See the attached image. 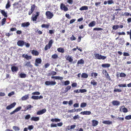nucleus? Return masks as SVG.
I'll list each match as a JSON object with an SVG mask.
<instances>
[{
  "label": "nucleus",
  "instance_id": "obj_1",
  "mask_svg": "<svg viewBox=\"0 0 131 131\" xmlns=\"http://www.w3.org/2000/svg\"><path fill=\"white\" fill-rule=\"evenodd\" d=\"M94 55L95 58L96 59L104 60L106 58V56H102L98 53H95L94 54Z\"/></svg>",
  "mask_w": 131,
  "mask_h": 131
},
{
  "label": "nucleus",
  "instance_id": "obj_2",
  "mask_svg": "<svg viewBox=\"0 0 131 131\" xmlns=\"http://www.w3.org/2000/svg\"><path fill=\"white\" fill-rule=\"evenodd\" d=\"M53 41L52 39H50L49 41L48 44L47 45L45 46L44 49L46 51L48 49H50L52 46Z\"/></svg>",
  "mask_w": 131,
  "mask_h": 131
},
{
  "label": "nucleus",
  "instance_id": "obj_3",
  "mask_svg": "<svg viewBox=\"0 0 131 131\" xmlns=\"http://www.w3.org/2000/svg\"><path fill=\"white\" fill-rule=\"evenodd\" d=\"M45 15L46 18L49 19L52 18L54 16L52 12H51L50 11H48L46 12Z\"/></svg>",
  "mask_w": 131,
  "mask_h": 131
},
{
  "label": "nucleus",
  "instance_id": "obj_4",
  "mask_svg": "<svg viewBox=\"0 0 131 131\" xmlns=\"http://www.w3.org/2000/svg\"><path fill=\"white\" fill-rule=\"evenodd\" d=\"M42 60L40 58H38L36 59L35 61V65L36 67L39 66V64L41 63Z\"/></svg>",
  "mask_w": 131,
  "mask_h": 131
},
{
  "label": "nucleus",
  "instance_id": "obj_5",
  "mask_svg": "<svg viewBox=\"0 0 131 131\" xmlns=\"http://www.w3.org/2000/svg\"><path fill=\"white\" fill-rule=\"evenodd\" d=\"M56 83V82L53 81H46L45 82V84L47 85H55Z\"/></svg>",
  "mask_w": 131,
  "mask_h": 131
},
{
  "label": "nucleus",
  "instance_id": "obj_6",
  "mask_svg": "<svg viewBox=\"0 0 131 131\" xmlns=\"http://www.w3.org/2000/svg\"><path fill=\"white\" fill-rule=\"evenodd\" d=\"M16 104V103L14 102L8 106L6 107V109L7 110H9L14 107Z\"/></svg>",
  "mask_w": 131,
  "mask_h": 131
},
{
  "label": "nucleus",
  "instance_id": "obj_7",
  "mask_svg": "<svg viewBox=\"0 0 131 131\" xmlns=\"http://www.w3.org/2000/svg\"><path fill=\"white\" fill-rule=\"evenodd\" d=\"M40 13L39 12H36V15L34 17H31V20L33 21H36L37 18L38 17Z\"/></svg>",
  "mask_w": 131,
  "mask_h": 131
},
{
  "label": "nucleus",
  "instance_id": "obj_8",
  "mask_svg": "<svg viewBox=\"0 0 131 131\" xmlns=\"http://www.w3.org/2000/svg\"><path fill=\"white\" fill-rule=\"evenodd\" d=\"M60 7L62 10H63L65 11H67L68 10V8L63 3L61 4Z\"/></svg>",
  "mask_w": 131,
  "mask_h": 131
},
{
  "label": "nucleus",
  "instance_id": "obj_9",
  "mask_svg": "<svg viewBox=\"0 0 131 131\" xmlns=\"http://www.w3.org/2000/svg\"><path fill=\"white\" fill-rule=\"evenodd\" d=\"M46 111V110L45 109H43L42 110L38 111L36 113L37 115H40L45 113Z\"/></svg>",
  "mask_w": 131,
  "mask_h": 131
},
{
  "label": "nucleus",
  "instance_id": "obj_10",
  "mask_svg": "<svg viewBox=\"0 0 131 131\" xmlns=\"http://www.w3.org/2000/svg\"><path fill=\"white\" fill-rule=\"evenodd\" d=\"M30 25V23L29 22L23 23L21 24V26L23 27H28Z\"/></svg>",
  "mask_w": 131,
  "mask_h": 131
},
{
  "label": "nucleus",
  "instance_id": "obj_11",
  "mask_svg": "<svg viewBox=\"0 0 131 131\" xmlns=\"http://www.w3.org/2000/svg\"><path fill=\"white\" fill-rule=\"evenodd\" d=\"M17 44L18 46L22 47L25 44V42L23 40H19L17 42Z\"/></svg>",
  "mask_w": 131,
  "mask_h": 131
},
{
  "label": "nucleus",
  "instance_id": "obj_12",
  "mask_svg": "<svg viewBox=\"0 0 131 131\" xmlns=\"http://www.w3.org/2000/svg\"><path fill=\"white\" fill-rule=\"evenodd\" d=\"M91 112L89 111H85L82 112L80 113L81 114L83 115H89L91 114Z\"/></svg>",
  "mask_w": 131,
  "mask_h": 131
},
{
  "label": "nucleus",
  "instance_id": "obj_13",
  "mask_svg": "<svg viewBox=\"0 0 131 131\" xmlns=\"http://www.w3.org/2000/svg\"><path fill=\"white\" fill-rule=\"evenodd\" d=\"M65 58L67 60L69 61V62H71L72 61L73 59L69 55H66L65 56Z\"/></svg>",
  "mask_w": 131,
  "mask_h": 131
},
{
  "label": "nucleus",
  "instance_id": "obj_14",
  "mask_svg": "<svg viewBox=\"0 0 131 131\" xmlns=\"http://www.w3.org/2000/svg\"><path fill=\"white\" fill-rule=\"evenodd\" d=\"M22 57L23 58H24L27 60L30 59L32 58V57L31 56H28L27 54H23L22 55Z\"/></svg>",
  "mask_w": 131,
  "mask_h": 131
},
{
  "label": "nucleus",
  "instance_id": "obj_15",
  "mask_svg": "<svg viewBox=\"0 0 131 131\" xmlns=\"http://www.w3.org/2000/svg\"><path fill=\"white\" fill-rule=\"evenodd\" d=\"M112 103L113 105L114 106H118L120 104L119 101L116 100L113 101Z\"/></svg>",
  "mask_w": 131,
  "mask_h": 131
},
{
  "label": "nucleus",
  "instance_id": "obj_16",
  "mask_svg": "<svg viewBox=\"0 0 131 131\" xmlns=\"http://www.w3.org/2000/svg\"><path fill=\"white\" fill-rule=\"evenodd\" d=\"M84 63V61L83 59H81L78 61L77 65V66L79 67V64H83Z\"/></svg>",
  "mask_w": 131,
  "mask_h": 131
},
{
  "label": "nucleus",
  "instance_id": "obj_17",
  "mask_svg": "<svg viewBox=\"0 0 131 131\" xmlns=\"http://www.w3.org/2000/svg\"><path fill=\"white\" fill-rule=\"evenodd\" d=\"M39 120L38 117H32L31 118L30 120L31 121H37Z\"/></svg>",
  "mask_w": 131,
  "mask_h": 131
},
{
  "label": "nucleus",
  "instance_id": "obj_18",
  "mask_svg": "<svg viewBox=\"0 0 131 131\" xmlns=\"http://www.w3.org/2000/svg\"><path fill=\"white\" fill-rule=\"evenodd\" d=\"M31 53L33 55L35 56H38L39 54V52L37 51L34 50H31Z\"/></svg>",
  "mask_w": 131,
  "mask_h": 131
},
{
  "label": "nucleus",
  "instance_id": "obj_19",
  "mask_svg": "<svg viewBox=\"0 0 131 131\" xmlns=\"http://www.w3.org/2000/svg\"><path fill=\"white\" fill-rule=\"evenodd\" d=\"M25 66L30 68H32V65L31 64L30 61L26 62Z\"/></svg>",
  "mask_w": 131,
  "mask_h": 131
},
{
  "label": "nucleus",
  "instance_id": "obj_20",
  "mask_svg": "<svg viewBox=\"0 0 131 131\" xmlns=\"http://www.w3.org/2000/svg\"><path fill=\"white\" fill-rule=\"evenodd\" d=\"M50 26V24L48 23L47 24H43L41 26L42 28H48Z\"/></svg>",
  "mask_w": 131,
  "mask_h": 131
},
{
  "label": "nucleus",
  "instance_id": "obj_21",
  "mask_svg": "<svg viewBox=\"0 0 131 131\" xmlns=\"http://www.w3.org/2000/svg\"><path fill=\"white\" fill-rule=\"evenodd\" d=\"M29 94L25 95L24 96H23L21 98L22 100H26L29 98Z\"/></svg>",
  "mask_w": 131,
  "mask_h": 131
},
{
  "label": "nucleus",
  "instance_id": "obj_22",
  "mask_svg": "<svg viewBox=\"0 0 131 131\" xmlns=\"http://www.w3.org/2000/svg\"><path fill=\"white\" fill-rule=\"evenodd\" d=\"M92 122V126H96L99 123L98 121L95 120H93Z\"/></svg>",
  "mask_w": 131,
  "mask_h": 131
},
{
  "label": "nucleus",
  "instance_id": "obj_23",
  "mask_svg": "<svg viewBox=\"0 0 131 131\" xmlns=\"http://www.w3.org/2000/svg\"><path fill=\"white\" fill-rule=\"evenodd\" d=\"M88 7L86 6H82L80 8L79 10H88Z\"/></svg>",
  "mask_w": 131,
  "mask_h": 131
},
{
  "label": "nucleus",
  "instance_id": "obj_24",
  "mask_svg": "<svg viewBox=\"0 0 131 131\" xmlns=\"http://www.w3.org/2000/svg\"><path fill=\"white\" fill-rule=\"evenodd\" d=\"M96 24V22L95 21H93L90 23L88 25V26L90 27H92L94 26Z\"/></svg>",
  "mask_w": 131,
  "mask_h": 131
},
{
  "label": "nucleus",
  "instance_id": "obj_25",
  "mask_svg": "<svg viewBox=\"0 0 131 131\" xmlns=\"http://www.w3.org/2000/svg\"><path fill=\"white\" fill-rule=\"evenodd\" d=\"M11 6L10 2L9 0H8L7 1V3L5 6V8L7 9L9 8Z\"/></svg>",
  "mask_w": 131,
  "mask_h": 131
},
{
  "label": "nucleus",
  "instance_id": "obj_26",
  "mask_svg": "<svg viewBox=\"0 0 131 131\" xmlns=\"http://www.w3.org/2000/svg\"><path fill=\"white\" fill-rule=\"evenodd\" d=\"M11 70L13 72H16L17 71L18 68L16 66H13L11 67Z\"/></svg>",
  "mask_w": 131,
  "mask_h": 131
},
{
  "label": "nucleus",
  "instance_id": "obj_27",
  "mask_svg": "<svg viewBox=\"0 0 131 131\" xmlns=\"http://www.w3.org/2000/svg\"><path fill=\"white\" fill-rule=\"evenodd\" d=\"M71 86L70 85H68L66 87V88L65 89V90H64V92L63 93H65L67 92L68 91L71 89Z\"/></svg>",
  "mask_w": 131,
  "mask_h": 131
},
{
  "label": "nucleus",
  "instance_id": "obj_28",
  "mask_svg": "<svg viewBox=\"0 0 131 131\" xmlns=\"http://www.w3.org/2000/svg\"><path fill=\"white\" fill-rule=\"evenodd\" d=\"M102 66L104 68H108L110 67V64L108 63L103 64H102Z\"/></svg>",
  "mask_w": 131,
  "mask_h": 131
},
{
  "label": "nucleus",
  "instance_id": "obj_29",
  "mask_svg": "<svg viewBox=\"0 0 131 131\" xmlns=\"http://www.w3.org/2000/svg\"><path fill=\"white\" fill-rule=\"evenodd\" d=\"M102 123L105 124L110 125L112 124V122L111 121H105L102 122Z\"/></svg>",
  "mask_w": 131,
  "mask_h": 131
},
{
  "label": "nucleus",
  "instance_id": "obj_30",
  "mask_svg": "<svg viewBox=\"0 0 131 131\" xmlns=\"http://www.w3.org/2000/svg\"><path fill=\"white\" fill-rule=\"evenodd\" d=\"M57 50L58 52L62 53H63L64 52V49L61 47L58 48Z\"/></svg>",
  "mask_w": 131,
  "mask_h": 131
},
{
  "label": "nucleus",
  "instance_id": "obj_31",
  "mask_svg": "<svg viewBox=\"0 0 131 131\" xmlns=\"http://www.w3.org/2000/svg\"><path fill=\"white\" fill-rule=\"evenodd\" d=\"M91 84L94 86L97 85V82L94 79H93L91 81Z\"/></svg>",
  "mask_w": 131,
  "mask_h": 131
},
{
  "label": "nucleus",
  "instance_id": "obj_32",
  "mask_svg": "<svg viewBox=\"0 0 131 131\" xmlns=\"http://www.w3.org/2000/svg\"><path fill=\"white\" fill-rule=\"evenodd\" d=\"M81 77L84 78H87L88 77V75L85 73H83L82 74Z\"/></svg>",
  "mask_w": 131,
  "mask_h": 131
},
{
  "label": "nucleus",
  "instance_id": "obj_33",
  "mask_svg": "<svg viewBox=\"0 0 131 131\" xmlns=\"http://www.w3.org/2000/svg\"><path fill=\"white\" fill-rule=\"evenodd\" d=\"M1 13L5 17H7V13H6L4 10H2Z\"/></svg>",
  "mask_w": 131,
  "mask_h": 131
},
{
  "label": "nucleus",
  "instance_id": "obj_34",
  "mask_svg": "<svg viewBox=\"0 0 131 131\" xmlns=\"http://www.w3.org/2000/svg\"><path fill=\"white\" fill-rule=\"evenodd\" d=\"M36 6L35 4H33L31 6L30 10L33 12L36 7Z\"/></svg>",
  "mask_w": 131,
  "mask_h": 131
},
{
  "label": "nucleus",
  "instance_id": "obj_35",
  "mask_svg": "<svg viewBox=\"0 0 131 131\" xmlns=\"http://www.w3.org/2000/svg\"><path fill=\"white\" fill-rule=\"evenodd\" d=\"M19 75L21 78H25L26 77V75L25 73H21L19 74Z\"/></svg>",
  "mask_w": 131,
  "mask_h": 131
},
{
  "label": "nucleus",
  "instance_id": "obj_36",
  "mask_svg": "<svg viewBox=\"0 0 131 131\" xmlns=\"http://www.w3.org/2000/svg\"><path fill=\"white\" fill-rule=\"evenodd\" d=\"M119 27V26L118 25H114L112 27L113 30H116Z\"/></svg>",
  "mask_w": 131,
  "mask_h": 131
},
{
  "label": "nucleus",
  "instance_id": "obj_37",
  "mask_svg": "<svg viewBox=\"0 0 131 131\" xmlns=\"http://www.w3.org/2000/svg\"><path fill=\"white\" fill-rule=\"evenodd\" d=\"M87 104L83 102L81 103L80 107L82 108L86 106Z\"/></svg>",
  "mask_w": 131,
  "mask_h": 131
},
{
  "label": "nucleus",
  "instance_id": "obj_38",
  "mask_svg": "<svg viewBox=\"0 0 131 131\" xmlns=\"http://www.w3.org/2000/svg\"><path fill=\"white\" fill-rule=\"evenodd\" d=\"M13 128L15 131H18L20 129L19 127L16 126H13Z\"/></svg>",
  "mask_w": 131,
  "mask_h": 131
},
{
  "label": "nucleus",
  "instance_id": "obj_39",
  "mask_svg": "<svg viewBox=\"0 0 131 131\" xmlns=\"http://www.w3.org/2000/svg\"><path fill=\"white\" fill-rule=\"evenodd\" d=\"M51 57L53 59H55L57 58L58 56L57 54L55 53Z\"/></svg>",
  "mask_w": 131,
  "mask_h": 131
},
{
  "label": "nucleus",
  "instance_id": "obj_40",
  "mask_svg": "<svg viewBox=\"0 0 131 131\" xmlns=\"http://www.w3.org/2000/svg\"><path fill=\"white\" fill-rule=\"evenodd\" d=\"M114 92H121L122 91V90L119 89H115L114 90Z\"/></svg>",
  "mask_w": 131,
  "mask_h": 131
},
{
  "label": "nucleus",
  "instance_id": "obj_41",
  "mask_svg": "<svg viewBox=\"0 0 131 131\" xmlns=\"http://www.w3.org/2000/svg\"><path fill=\"white\" fill-rule=\"evenodd\" d=\"M6 18H4L2 19L1 24L2 25H3L5 24V23L6 21Z\"/></svg>",
  "mask_w": 131,
  "mask_h": 131
},
{
  "label": "nucleus",
  "instance_id": "obj_42",
  "mask_svg": "<svg viewBox=\"0 0 131 131\" xmlns=\"http://www.w3.org/2000/svg\"><path fill=\"white\" fill-rule=\"evenodd\" d=\"M93 29L94 30L99 31L102 30L103 29L101 28H95Z\"/></svg>",
  "mask_w": 131,
  "mask_h": 131
},
{
  "label": "nucleus",
  "instance_id": "obj_43",
  "mask_svg": "<svg viewBox=\"0 0 131 131\" xmlns=\"http://www.w3.org/2000/svg\"><path fill=\"white\" fill-rule=\"evenodd\" d=\"M118 86L119 87H126V84H119L118 85Z\"/></svg>",
  "mask_w": 131,
  "mask_h": 131
},
{
  "label": "nucleus",
  "instance_id": "obj_44",
  "mask_svg": "<svg viewBox=\"0 0 131 131\" xmlns=\"http://www.w3.org/2000/svg\"><path fill=\"white\" fill-rule=\"evenodd\" d=\"M126 74L124 73H120L119 76L120 77H125L126 76Z\"/></svg>",
  "mask_w": 131,
  "mask_h": 131
},
{
  "label": "nucleus",
  "instance_id": "obj_45",
  "mask_svg": "<svg viewBox=\"0 0 131 131\" xmlns=\"http://www.w3.org/2000/svg\"><path fill=\"white\" fill-rule=\"evenodd\" d=\"M21 108V106H19V107H17L16 108L15 110V111L16 112H18V111H19Z\"/></svg>",
  "mask_w": 131,
  "mask_h": 131
},
{
  "label": "nucleus",
  "instance_id": "obj_46",
  "mask_svg": "<svg viewBox=\"0 0 131 131\" xmlns=\"http://www.w3.org/2000/svg\"><path fill=\"white\" fill-rule=\"evenodd\" d=\"M93 74L95 77H96L97 75V73H92L91 74V76L93 77Z\"/></svg>",
  "mask_w": 131,
  "mask_h": 131
},
{
  "label": "nucleus",
  "instance_id": "obj_47",
  "mask_svg": "<svg viewBox=\"0 0 131 131\" xmlns=\"http://www.w3.org/2000/svg\"><path fill=\"white\" fill-rule=\"evenodd\" d=\"M128 111L127 109L125 107L122 108V111L124 113H126L128 112Z\"/></svg>",
  "mask_w": 131,
  "mask_h": 131
},
{
  "label": "nucleus",
  "instance_id": "obj_48",
  "mask_svg": "<svg viewBox=\"0 0 131 131\" xmlns=\"http://www.w3.org/2000/svg\"><path fill=\"white\" fill-rule=\"evenodd\" d=\"M31 98L34 100H38V96H32Z\"/></svg>",
  "mask_w": 131,
  "mask_h": 131
},
{
  "label": "nucleus",
  "instance_id": "obj_49",
  "mask_svg": "<svg viewBox=\"0 0 131 131\" xmlns=\"http://www.w3.org/2000/svg\"><path fill=\"white\" fill-rule=\"evenodd\" d=\"M40 93L38 92H35L32 93V94L33 95H39L40 94Z\"/></svg>",
  "mask_w": 131,
  "mask_h": 131
},
{
  "label": "nucleus",
  "instance_id": "obj_50",
  "mask_svg": "<svg viewBox=\"0 0 131 131\" xmlns=\"http://www.w3.org/2000/svg\"><path fill=\"white\" fill-rule=\"evenodd\" d=\"M64 84L65 85H67L69 84L70 83V82L69 81H66L64 82Z\"/></svg>",
  "mask_w": 131,
  "mask_h": 131
},
{
  "label": "nucleus",
  "instance_id": "obj_51",
  "mask_svg": "<svg viewBox=\"0 0 131 131\" xmlns=\"http://www.w3.org/2000/svg\"><path fill=\"white\" fill-rule=\"evenodd\" d=\"M80 92L81 93L85 92H86L87 91L85 89H80Z\"/></svg>",
  "mask_w": 131,
  "mask_h": 131
},
{
  "label": "nucleus",
  "instance_id": "obj_52",
  "mask_svg": "<svg viewBox=\"0 0 131 131\" xmlns=\"http://www.w3.org/2000/svg\"><path fill=\"white\" fill-rule=\"evenodd\" d=\"M67 2L70 4H72L73 2V0H68L67 1Z\"/></svg>",
  "mask_w": 131,
  "mask_h": 131
},
{
  "label": "nucleus",
  "instance_id": "obj_53",
  "mask_svg": "<svg viewBox=\"0 0 131 131\" xmlns=\"http://www.w3.org/2000/svg\"><path fill=\"white\" fill-rule=\"evenodd\" d=\"M34 126L32 125H29L28 126V128L29 130H31L33 129Z\"/></svg>",
  "mask_w": 131,
  "mask_h": 131
},
{
  "label": "nucleus",
  "instance_id": "obj_54",
  "mask_svg": "<svg viewBox=\"0 0 131 131\" xmlns=\"http://www.w3.org/2000/svg\"><path fill=\"white\" fill-rule=\"evenodd\" d=\"M107 3L108 4H111L114 3V2L112 0L108 1Z\"/></svg>",
  "mask_w": 131,
  "mask_h": 131
},
{
  "label": "nucleus",
  "instance_id": "obj_55",
  "mask_svg": "<svg viewBox=\"0 0 131 131\" xmlns=\"http://www.w3.org/2000/svg\"><path fill=\"white\" fill-rule=\"evenodd\" d=\"M30 117V115L29 114L25 116V118L26 119H28Z\"/></svg>",
  "mask_w": 131,
  "mask_h": 131
},
{
  "label": "nucleus",
  "instance_id": "obj_56",
  "mask_svg": "<svg viewBox=\"0 0 131 131\" xmlns=\"http://www.w3.org/2000/svg\"><path fill=\"white\" fill-rule=\"evenodd\" d=\"M123 56H130L129 53L127 52H124L123 53Z\"/></svg>",
  "mask_w": 131,
  "mask_h": 131
},
{
  "label": "nucleus",
  "instance_id": "obj_57",
  "mask_svg": "<svg viewBox=\"0 0 131 131\" xmlns=\"http://www.w3.org/2000/svg\"><path fill=\"white\" fill-rule=\"evenodd\" d=\"M76 38L74 37L73 35H72V37L70 38V39L71 40H75Z\"/></svg>",
  "mask_w": 131,
  "mask_h": 131
},
{
  "label": "nucleus",
  "instance_id": "obj_58",
  "mask_svg": "<svg viewBox=\"0 0 131 131\" xmlns=\"http://www.w3.org/2000/svg\"><path fill=\"white\" fill-rule=\"evenodd\" d=\"M14 92L13 91H12L11 92H10V93H9L8 94V96H11L12 95H13L14 94Z\"/></svg>",
  "mask_w": 131,
  "mask_h": 131
},
{
  "label": "nucleus",
  "instance_id": "obj_59",
  "mask_svg": "<svg viewBox=\"0 0 131 131\" xmlns=\"http://www.w3.org/2000/svg\"><path fill=\"white\" fill-rule=\"evenodd\" d=\"M50 126L51 127H57V124H54L53 123H52L51 124Z\"/></svg>",
  "mask_w": 131,
  "mask_h": 131
},
{
  "label": "nucleus",
  "instance_id": "obj_60",
  "mask_svg": "<svg viewBox=\"0 0 131 131\" xmlns=\"http://www.w3.org/2000/svg\"><path fill=\"white\" fill-rule=\"evenodd\" d=\"M76 19H73L71 20L70 21V24H72L76 20Z\"/></svg>",
  "mask_w": 131,
  "mask_h": 131
},
{
  "label": "nucleus",
  "instance_id": "obj_61",
  "mask_svg": "<svg viewBox=\"0 0 131 131\" xmlns=\"http://www.w3.org/2000/svg\"><path fill=\"white\" fill-rule=\"evenodd\" d=\"M79 118V116L78 115H75V116H74L73 117V119H74L75 120V119H78V118Z\"/></svg>",
  "mask_w": 131,
  "mask_h": 131
},
{
  "label": "nucleus",
  "instance_id": "obj_62",
  "mask_svg": "<svg viewBox=\"0 0 131 131\" xmlns=\"http://www.w3.org/2000/svg\"><path fill=\"white\" fill-rule=\"evenodd\" d=\"M71 85L73 87H75L77 85V84L76 83H74L72 84Z\"/></svg>",
  "mask_w": 131,
  "mask_h": 131
},
{
  "label": "nucleus",
  "instance_id": "obj_63",
  "mask_svg": "<svg viewBox=\"0 0 131 131\" xmlns=\"http://www.w3.org/2000/svg\"><path fill=\"white\" fill-rule=\"evenodd\" d=\"M50 65V64L49 63H47L45 64L44 67L45 68H46L48 67Z\"/></svg>",
  "mask_w": 131,
  "mask_h": 131
},
{
  "label": "nucleus",
  "instance_id": "obj_64",
  "mask_svg": "<svg viewBox=\"0 0 131 131\" xmlns=\"http://www.w3.org/2000/svg\"><path fill=\"white\" fill-rule=\"evenodd\" d=\"M125 119L127 120H129V119H131L130 118V115H128L126 116L125 117Z\"/></svg>",
  "mask_w": 131,
  "mask_h": 131
}]
</instances>
